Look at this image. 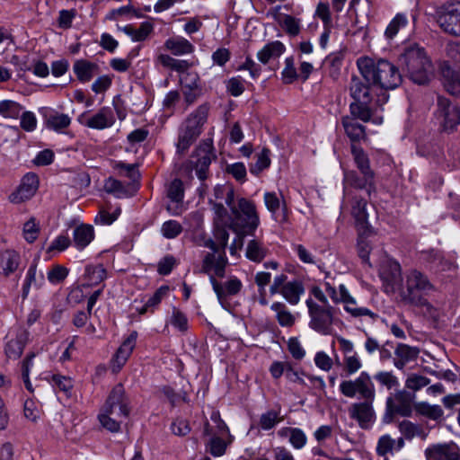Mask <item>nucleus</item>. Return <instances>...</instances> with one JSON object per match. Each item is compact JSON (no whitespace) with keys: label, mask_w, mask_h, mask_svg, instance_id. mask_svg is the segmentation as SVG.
Segmentation results:
<instances>
[{"label":"nucleus","mask_w":460,"mask_h":460,"mask_svg":"<svg viewBox=\"0 0 460 460\" xmlns=\"http://www.w3.org/2000/svg\"><path fill=\"white\" fill-rule=\"evenodd\" d=\"M357 66L367 83L382 89L394 90L402 82L398 67L387 60L375 61L369 58H360L357 61Z\"/></svg>","instance_id":"f257e3e1"},{"label":"nucleus","mask_w":460,"mask_h":460,"mask_svg":"<svg viewBox=\"0 0 460 460\" xmlns=\"http://www.w3.org/2000/svg\"><path fill=\"white\" fill-rule=\"evenodd\" d=\"M402 69L414 84L424 85L432 75L434 67L424 48L417 43L407 44L399 57Z\"/></svg>","instance_id":"f03ea898"},{"label":"nucleus","mask_w":460,"mask_h":460,"mask_svg":"<svg viewBox=\"0 0 460 460\" xmlns=\"http://www.w3.org/2000/svg\"><path fill=\"white\" fill-rule=\"evenodd\" d=\"M435 291V286L424 273L418 270H411L405 276V282L402 286L400 296L406 305L430 311L432 305L428 301V296Z\"/></svg>","instance_id":"7ed1b4c3"},{"label":"nucleus","mask_w":460,"mask_h":460,"mask_svg":"<svg viewBox=\"0 0 460 460\" xmlns=\"http://www.w3.org/2000/svg\"><path fill=\"white\" fill-rule=\"evenodd\" d=\"M208 106H199L184 120L179 129L176 148L178 153H185L201 133V128L208 119Z\"/></svg>","instance_id":"20e7f679"},{"label":"nucleus","mask_w":460,"mask_h":460,"mask_svg":"<svg viewBox=\"0 0 460 460\" xmlns=\"http://www.w3.org/2000/svg\"><path fill=\"white\" fill-rule=\"evenodd\" d=\"M305 304L310 316V328L323 335L331 334L333 330L335 308L330 305H318L312 299H307Z\"/></svg>","instance_id":"39448f33"},{"label":"nucleus","mask_w":460,"mask_h":460,"mask_svg":"<svg viewBox=\"0 0 460 460\" xmlns=\"http://www.w3.org/2000/svg\"><path fill=\"white\" fill-rule=\"evenodd\" d=\"M236 220V226L243 234L253 235L260 225V217L253 201L245 198L238 200V207L231 208Z\"/></svg>","instance_id":"423d86ee"},{"label":"nucleus","mask_w":460,"mask_h":460,"mask_svg":"<svg viewBox=\"0 0 460 460\" xmlns=\"http://www.w3.org/2000/svg\"><path fill=\"white\" fill-rule=\"evenodd\" d=\"M214 157L212 144L203 143L196 148L190 159L184 164V169L189 172L195 171L199 180L203 182L208 178L209 165Z\"/></svg>","instance_id":"0eeeda50"},{"label":"nucleus","mask_w":460,"mask_h":460,"mask_svg":"<svg viewBox=\"0 0 460 460\" xmlns=\"http://www.w3.org/2000/svg\"><path fill=\"white\" fill-rule=\"evenodd\" d=\"M341 393L349 398H354L357 394L365 399H375L376 389L374 383L367 372H361L354 380H344L340 384Z\"/></svg>","instance_id":"6e6552de"},{"label":"nucleus","mask_w":460,"mask_h":460,"mask_svg":"<svg viewBox=\"0 0 460 460\" xmlns=\"http://www.w3.org/2000/svg\"><path fill=\"white\" fill-rule=\"evenodd\" d=\"M435 18L446 33L460 36V2L449 3L438 7L435 13Z\"/></svg>","instance_id":"1a4fd4ad"},{"label":"nucleus","mask_w":460,"mask_h":460,"mask_svg":"<svg viewBox=\"0 0 460 460\" xmlns=\"http://www.w3.org/2000/svg\"><path fill=\"white\" fill-rule=\"evenodd\" d=\"M436 117L444 131L452 132L460 124V108L443 96H438Z\"/></svg>","instance_id":"9d476101"},{"label":"nucleus","mask_w":460,"mask_h":460,"mask_svg":"<svg viewBox=\"0 0 460 460\" xmlns=\"http://www.w3.org/2000/svg\"><path fill=\"white\" fill-rule=\"evenodd\" d=\"M102 410L116 417H128L130 412L129 401L121 384H117L112 388Z\"/></svg>","instance_id":"9b49d317"},{"label":"nucleus","mask_w":460,"mask_h":460,"mask_svg":"<svg viewBox=\"0 0 460 460\" xmlns=\"http://www.w3.org/2000/svg\"><path fill=\"white\" fill-rule=\"evenodd\" d=\"M375 399H365L363 402H354L349 408V415L355 420L361 429H368L376 420L373 408Z\"/></svg>","instance_id":"f8f14e48"},{"label":"nucleus","mask_w":460,"mask_h":460,"mask_svg":"<svg viewBox=\"0 0 460 460\" xmlns=\"http://www.w3.org/2000/svg\"><path fill=\"white\" fill-rule=\"evenodd\" d=\"M424 455L426 460H460V447L453 441L431 444Z\"/></svg>","instance_id":"ddd939ff"},{"label":"nucleus","mask_w":460,"mask_h":460,"mask_svg":"<svg viewBox=\"0 0 460 460\" xmlns=\"http://www.w3.org/2000/svg\"><path fill=\"white\" fill-rule=\"evenodd\" d=\"M227 263L226 252H207L203 257L201 268L197 272L209 277L214 275V277L224 278Z\"/></svg>","instance_id":"4468645a"},{"label":"nucleus","mask_w":460,"mask_h":460,"mask_svg":"<svg viewBox=\"0 0 460 460\" xmlns=\"http://www.w3.org/2000/svg\"><path fill=\"white\" fill-rule=\"evenodd\" d=\"M210 284L221 304L226 298L236 296L243 288L242 281L235 276L229 277L225 282H219L214 275H210Z\"/></svg>","instance_id":"2eb2a0df"},{"label":"nucleus","mask_w":460,"mask_h":460,"mask_svg":"<svg viewBox=\"0 0 460 460\" xmlns=\"http://www.w3.org/2000/svg\"><path fill=\"white\" fill-rule=\"evenodd\" d=\"M79 121L90 128L102 130L112 127L115 117L111 108L102 107L91 117L85 118L84 115H81Z\"/></svg>","instance_id":"dca6fc26"},{"label":"nucleus","mask_w":460,"mask_h":460,"mask_svg":"<svg viewBox=\"0 0 460 460\" xmlns=\"http://www.w3.org/2000/svg\"><path fill=\"white\" fill-rule=\"evenodd\" d=\"M379 276L386 284V288L394 290L402 281L400 264L392 259L384 260L379 267Z\"/></svg>","instance_id":"f3484780"},{"label":"nucleus","mask_w":460,"mask_h":460,"mask_svg":"<svg viewBox=\"0 0 460 460\" xmlns=\"http://www.w3.org/2000/svg\"><path fill=\"white\" fill-rule=\"evenodd\" d=\"M39 186V179L35 173H27L16 191L12 193L10 200L13 203H21L31 199L36 192Z\"/></svg>","instance_id":"a211bd4d"},{"label":"nucleus","mask_w":460,"mask_h":460,"mask_svg":"<svg viewBox=\"0 0 460 460\" xmlns=\"http://www.w3.org/2000/svg\"><path fill=\"white\" fill-rule=\"evenodd\" d=\"M347 198H351V215L355 218L357 226L366 232L368 218L366 199L344 188V199Z\"/></svg>","instance_id":"6ab92c4d"},{"label":"nucleus","mask_w":460,"mask_h":460,"mask_svg":"<svg viewBox=\"0 0 460 460\" xmlns=\"http://www.w3.org/2000/svg\"><path fill=\"white\" fill-rule=\"evenodd\" d=\"M42 116L46 128L57 133H64L72 121L69 115L49 108L44 109Z\"/></svg>","instance_id":"aec40b11"},{"label":"nucleus","mask_w":460,"mask_h":460,"mask_svg":"<svg viewBox=\"0 0 460 460\" xmlns=\"http://www.w3.org/2000/svg\"><path fill=\"white\" fill-rule=\"evenodd\" d=\"M362 176H359L356 171L344 172V188L350 186L358 190H366L367 194L370 195L374 187V172H360Z\"/></svg>","instance_id":"412c9836"},{"label":"nucleus","mask_w":460,"mask_h":460,"mask_svg":"<svg viewBox=\"0 0 460 460\" xmlns=\"http://www.w3.org/2000/svg\"><path fill=\"white\" fill-rule=\"evenodd\" d=\"M264 204L270 212L274 220L283 222L287 219L286 201L281 193L265 192L263 196Z\"/></svg>","instance_id":"4be33fe9"},{"label":"nucleus","mask_w":460,"mask_h":460,"mask_svg":"<svg viewBox=\"0 0 460 460\" xmlns=\"http://www.w3.org/2000/svg\"><path fill=\"white\" fill-rule=\"evenodd\" d=\"M180 82L185 102L192 104L201 94V88L199 84V75L196 73H186L181 75Z\"/></svg>","instance_id":"5701e85b"},{"label":"nucleus","mask_w":460,"mask_h":460,"mask_svg":"<svg viewBox=\"0 0 460 460\" xmlns=\"http://www.w3.org/2000/svg\"><path fill=\"white\" fill-rule=\"evenodd\" d=\"M411 19L414 24L416 22L415 13H411L409 14L404 12L397 13L388 23L385 31V37L389 40H394L401 31L410 25Z\"/></svg>","instance_id":"b1692460"},{"label":"nucleus","mask_w":460,"mask_h":460,"mask_svg":"<svg viewBox=\"0 0 460 460\" xmlns=\"http://www.w3.org/2000/svg\"><path fill=\"white\" fill-rule=\"evenodd\" d=\"M343 305L344 310L354 318L368 317L371 323H375L378 319V314L372 312L367 307L358 306L356 299L350 295L349 291H343Z\"/></svg>","instance_id":"393cba45"},{"label":"nucleus","mask_w":460,"mask_h":460,"mask_svg":"<svg viewBox=\"0 0 460 460\" xmlns=\"http://www.w3.org/2000/svg\"><path fill=\"white\" fill-rule=\"evenodd\" d=\"M420 353L417 347H412L408 344L399 343L394 349V365L397 369H403L404 367L414 361Z\"/></svg>","instance_id":"a878e982"},{"label":"nucleus","mask_w":460,"mask_h":460,"mask_svg":"<svg viewBox=\"0 0 460 460\" xmlns=\"http://www.w3.org/2000/svg\"><path fill=\"white\" fill-rule=\"evenodd\" d=\"M29 332L24 329H20L14 339L8 341L4 347V353L6 357L10 359H18L24 347L29 340Z\"/></svg>","instance_id":"bb28decb"},{"label":"nucleus","mask_w":460,"mask_h":460,"mask_svg":"<svg viewBox=\"0 0 460 460\" xmlns=\"http://www.w3.org/2000/svg\"><path fill=\"white\" fill-rule=\"evenodd\" d=\"M364 77L352 76L349 84L350 96L354 102H360L363 103H370L372 96L370 93V86Z\"/></svg>","instance_id":"cd10ccee"},{"label":"nucleus","mask_w":460,"mask_h":460,"mask_svg":"<svg viewBox=\"0 0 460 460\" xmlns=\"http://www.w3.org/2000/svg\"><path fill=\"white\" fill-rule=\"evenodd\" d=\"M100 66L87 59H76L73 65V71L81 83L90 82L99 73Z\"/></svg>","instance_id":"c85d7f7f"},{"label":"nucleus","mask_w":460,"mask_h":460,"mask_svg":"<svg viewBox=\"0 0 460 460\" xmlns=\"http://www.w3.org/2000/svg\"><path fill=\"white\" fill-rule=\"evenodd\" d=\"M45 283V277L42 271L37 270V262L34 261L29 267L22 288V299L27 298L31 287L41 288Z\"/></svg>","instance_id":"c756f323"},{"label":"nucleus","mask_w":460,"mask_h":460,"mask_svg":"<svg viewBox=\"0 0 460 460\" xmlns=\"http://www.w3.org/2000/svg\"><path fill=\"white\" fill-rule=\"evenodd\" d=\"M341 124L347 137L353 144L366 139V128L362 124L358 122L355 118L344 116L341 119Z\"/></svg>","instance_id":"7c9ffc66"},{"label":"nucleus","mask_w":460,"mask_h":460,"mask_svg":"<svg viewBox=\"0 0 460 460\" xmlns=\"http://www.w3.org/2000/svg\"><path fill=\"white\" fill-rule=\"evenodd\" d=\"M164 48L174 56L191 54L195 49L193 44L181 36L167 39L164 42Z\"/></svg>","instance_id":"2f4dec72"},{"label":"nucleus","mask_w":460,"mask_h":460,"mask_svg":"<svg viewBox=\"0 0 460 460\" xmlns=\"http://www.w3.org/2000/svg\"><path fill=\"white\" fill-rule=\"evenodd\" d=\"M286 50L284 44L279 40H275L267 43L261 50L257 53L258 60L266 65L270 59L279 58Z\"/></svg>","instance_id":"473e14b6"},{"label":"nucleus","mask_w":460,"mask_h":460,"mask_svg":"<svg viewBox=\"0 0 460 460\" xmlns=\"http://www.w3.org/2000/svg\"><path fill=\"white\" fill-rule=\"evenodd\" d=\"M305 288L301 281L293 280L286 283L279 292L288 303L296 305L299 303Z\"/></svg>","instance_id":"72a5a7b5"},{"label":"nucleus","mask_w":460,"mask_h":460,"mask_svg":"<svg viewBox=\"0 0 460 460\" xmlns=\"http://www.w3.org/2000/svg\"><path fill=\"white\" fill-rule=\"evenodd\" d=\"M93 227L90 225L82 224L74 229V244L78 250L84 249L93 240Z\"/></svg>","instance_id":"f704fd0d"},{"label":"nucleus","mask_w":460,"mask_h":460,"mask_svg":"<svg viewBox=\"0 0 460 460\" xmlns=\"http://www.w3.org/2000/svg\"><path fill=\"white\" fill-rule=\"evenodd\" d=\"M21 257L18 252L13 250H6L0 255V267L2 273L8 277L19 267Z\"/></svg>","instance_id":"c9c22d12"},{"label":"nucleus","mask_w":460,"mask_h":460,"mask_svg":"<svg viewBox=\"0 0 460 460\" xmlns=\"http://www.w3.org/2000/svg\"><path fill=\"white\" fill-rule=\"evenodd\" d=\"M269 249L258 239L250 240L245 249V256L248 260L260 263L268 255Z\"/></svg>","instance_id":"e433bc0d"},{"label":"nucleus","mask_w":460,"mask_h":460,"mask_svg":"<svg viewBox=\"0 0 460 460\" xmlns=\"http://www.w3.org/2000/svg\"><path fill=\"white\" fill-rule=\"evenodd\" d=\"M270 309L275 312L276 320L282 327H291L296 322L295 315L288 310L282 302H274Z\"/></svg>","instance_id":"4c0bfd02"},{"label":"nucleus","mask_w":460,"mask_h":460,"mask_svg":"<svg viewBox=\"0 0 460 460\" xmlns=\"http://www.w3.org/2000/svg\"><path fill=\"white\" fill-rule=\"evenodd\" d=\"M398 429L400 433L407 440H411L415 437L425 440L428 437V432H426L420 425L407 420L401 421L398 424Z\"/></svg>","instance_id":"58836bf2"},{"label":"nucleus","mask_w":460,"mask_h":460,"mask_svg":"<svg viewBox=\"0 0 460 460\" xmlns=\"http://www.w3.org/2000/svg\"><path fill=\"white\" fill-rule=\"evenodd\" d=\"M444 85L453 95L460 94V69L454 70L448 66L443 69Z\"/></svg>","instance_id":"ea45409f"},{"label":"nucleus","mask_w":460,"mask_h":460,"mask_svg":"<svg viewBox=\"0 0 460 460\" xmlns=\"http://www.w3.org/2000/svg\"><path fill=\"white\" fill-rule=\"evenodd\" d=\"M125 34L129 36L133 41H143L153 31V24L145 22H142L139 28L136 29L131 25L124 26L120 29Z\"/></svg>","instance_id":"a19ab883"},{"label":"nucleus","mask_w":460,"mask_h":460,"mask_svg":"<svg viewBox=\"0 0 460 460\" xmlns=\"http://www.w3.org/2000/svg\"><path fill=\"white\" fill-rule=\"evenodd\" d=\"M416 411L432 420H441L444 416L442 408L438 404H429L427 402H420L415 405Z\"/></svg>","instance_id":"79ce46f5"},{"label":"nucleus","mask_w":460,"mask_h":460,"mask_svg":"<svg viewBox=\"0 0 460 460\" xmlns=\"http://www.w3.org/2000/svg\"><path fill=\"white\" fill-rule=\"evenodd\" d=\"M23 107L13 100L0 101V116L4 119H16L22 112Z\"/></svg>","instance_id":"37998d69"},{"label":"nucleus","mask_w":460,"mask_h":460,"mask_svg":"<svg viewBox=\"0 0 460 460\" xmlns=\"http://www.w3.org/2000/svg\"><path fill=\"white\" fill-rule=\"evenodd\" d=\"M99 421L101 425L111 432H119L120 430V425L125 417H116L110 412H106V411L102 410L98 415Z\"/></svg>","instance_id":"c03bdc74"},{"label":"nucleus","mask_w":460,"mask_h":460,"mask_svg":"<svg viewBox=\"0 0 460 460\" xmlns=\"http://www.w3.org/2000/svg\"><path fill=\"white\" fill-rule=\"evenodd\" d=\"M421 255L425 261L430 263L437 270H446L453 267V264L446 261L438 251L429 250L423 252Z\"/></svg>","instance_id":"a18cd8bd"},{"label":"nucleus","mask_w":460,"mask_h":460,"mask_svg":"<svg viewBox=\"0 0 460 460\" xmlns=\"http://www.w3.org/2000/svg\"><path fill=\"white\" fill-rule=\"evenodd\" d=\"M351 154L353 155L354 163L359 172H373L370 168L369 158L361 147L352 144Z\"/></svg>","instance_id":"49530a36"},{"label":"nucleus","mask_w":460,"mask_h":460,"mask_svg":"<svg viewBox=\"0 0 460 460\" xmlns=\"http://www.w3.org/2000/svg\"><path fill=\"white\" fill-rule=\"evenodd\" d=\"M369 103H363L360 102H353L349 105L350 118L360 119L363 122H367L371 119L372 111L368 107Z\"/></svg>","instance_id":"de8ad7c7"},{"label":"nucleus","mask_w":460,"mask_h":460,"mask_svg":"<svg viewBox=\"0 0 460 460\" xmlns=\"http://www.w3.org/2000/svg\"><path fill=\"white\" fill-rule=\"evenodd\" d=\"M168 199L174 203H181L184 199V186L180 179L172 180L166 188Z\"/></svg>","instance_id":"09e8293b"},{"label":"nucleus","mask_w":460,"mask_h":460,"mask_svg":"<svg viewBox=\"0 0 460 460\" xmlns=\"http://www.w3.org/2000/svg\"><path fill=\"white\" fill-rule=\"evenodd\" d=\"M223 436L213 435L207 443L206 448L213 456H221L226 453L227 446L231 443V439L226 442L223 439Z\"/></svg>","instance_id":"8fccbe9b"},{"label":"nucleus","mask_w":460,"mask_h":460,"mask_svg":"<svg viewBox=\"0 0 460 460\" xmlns=\"http://www.w3.org/2000/svg\"><path fill=\"white\" fill-rule=\"evenodd\" d=\"M280 411L270 410L262 413L260 417L259 427L263 430L273 429L282 420L279 417Z\"/></svg>","instance_id":"3c124183"},{"label":"nucleus","mask_w":460,"mask_h":460,"mask_svg":"<svg viewBox=\"0 0 460 460\" xmlns=\"http://www.w3.org/2000/svg\"><path fill=\"white\" fill-rule=\"evenodd\" d=\"M168 323L181 332H187L189 328L186 314L175 306L172 307V315Z\"/></svg>","instance_id":"603ef678"},{"label":"nucleus","mask_w":460,"mask_h":460,"mask_svg":"<svg viewBox=\"0 0 460 460\" xmlns=\"http://www.w3.org/2000/svg\"><path fill=\"white\" fill-rule=\"evenodd\" d=\"M104 190L108 193L114 194L117 198L128 197V190L123 183L116 179L109 178L105 181Z\"/></svg>","instance_id":"864d4df0"},{"label":"nucleus","mask_w":460,"mask_h":460,"mask_svg":"<svg viewBox=\"0 0 460 460\" xmlns=\"http://www.w3.org/2000/svg\"><path fill=\"white\" fill-rule=\"evenodd\" d=\"M270 154L269 149L263 148L257 155L256 162L251 165L250 172L258 175L261 171L268 168L270 164Z\"/></svg>","instance_id":"5fc2aeb1"},{"label":"nucleus","mask_w":460,"mask_h":460,"mask_svg":"<svg viewBox=\"0 0 460 460\" xmlns=\"http://www.w3.org/2000/svg\"><path fill=\"white\" fill-rule=\"evenodd\" d=\"M366 233H367V231L366 232L363 231V234L360 233L358 235V243H357L358 253L364 263L367 264L369 267H372V264L370 263V261H369L371 243L367 239V237L364 236V234H366Z\"/></svg>","instance_id":"6e6d98bb"},{"label":"nucleus","mask_w":460,"mask_h":460,"mask_svg":"<svg viewBox=\"0 0 460 460\" xmlns=\"http://www.w3.org/2000/svg\"><path fill=\"white\" fill-rule=\"evenodd\" d=\"M374 378L389 390L399 386L398 378L391 371H379L374 376Z\"/></svg>","instance_id":"4d7b16f0"},{"label":"nucleus","mask_w":460,"mask_h":460,"mask_svg":"<svg viewBox=\"0 0 460 460\" xmlns=\"http://www.w3.org/2000/svg\"><path fill=\"white\" fill-rule=\"evenodd\" d=\"M279 24L290 36L298 35L301 30L300 20L288 14H285L283 16V19L279 22Z\"/></svg>","instance_id":"13d9d810"},{"label":"nucleus","mask_w":460,"mask_h":460,"mask_svg":"<svg viewBox=\"0 0 460 460\" xmlns=\"http://www.w3.org/2000/svg\"><path fill=\"white\" fill-rule=\"evenodd\" d=\"M324 288L327 296L332 299L334 304H341L343 301V291L348 292L349 289L344 284H340L336 288L332 284L326 281L324 282Z\"/></svg>","instance_id":"bf43d9fd"},{"label":"nucleus","mask_w":460,"mask_h":460,"mask_svg":"<svg viewBox=\"0 0 460 460\" xmlns=\"http://www.w3.org/2000/svg\"><path fill=\"white\" fill-rule=\"evenodd\" d=\"M182 232L181 225L176 220L165 221L161 227V233L166 239H174Z\"/></svg>","instance_id":"052dcab7"},{"label":"nucleus","mask_w":460,"mask_h":460,"mask_svg":"<svg viewBox=\"0 0 460 460\" xmlns=\"http://www.w3.org/2000/svg\"><path fill=\"white\" fill-rule=\"evenodd\" d=\"M430 383L429 378L418 375V374H411L408 376L405 381V386L412 391H419L421 388L427 386Z\"/></svg>","instance_id":"680f3d73"},{"label":"nucleus","mask_w":460,"mask_h":460,"mask_svg":"<svg viewBox=\"0 0 460 460\" xmlns=\"http://www.w3.org/2000/svg\"><path fill=\"white\" fill-rule=\"evenodd\" d=\"M281 75L284 84H291L297 79L298 75L294 65L293 58H287L285 59V67L281 72Z\"/></svg>","instance_id":"e2e57ef3"},{"label":"nucleus","mask_w":460,"mask_h":460,"mask_svg":"<svg viewBox=\"0 0 460 460\" xmlns=\"http://www.w3.org/2000/svg\"><path fill=\"white\" fill-rule=\"evenodd\" d=\"M289 442L296 449H301L306 444L307 438L305 432L298 428L289 429Z\"/></svg>","instance_id":"0e129e2a"},{"label":"nucleus","mask_w":460,"mask_h":460,"mask_svg":"<svg viewBox=\"0 0 460 460\" xmlns=\"http://www.w3.org/2000/svg\"><path fill=\"white\" fill-rule=\"evenodd\" d=\"M121 210L119 208H116L112 213L106 211L105 209H101L98 215L95 217V223L102 226L111 225L115 220H117L119 216Z\"/></svg>","instance_id":"69168bd1"},{"label":"nucleus","mask_w":460,"mask_h":460,"mask_svg":"<svg viewBox=\"0 0 460 460\" xmlns=\"http://www.w3.org/2000/svg\"><path fill=\"white\" fill-rule=\"evenodd\" d=\"M362 367L361 360L358 353H352L344 357V368L348 375H353Z\"/></svg>","instance_id":"338daca9"},{"label":"nucleus","mask_w":460,"mask_h":460,"mask_svg":"<svg viewBox=\"0 0 460 460\" xmlns=\"http://www.w3.org/2000/svg\"><path fill=\"white\" fill-rule=\"evenodd\" d=\"M20 117V126L23 130L27 132L35 130L37 128V119L33 112L24 111L21 113Z\"/></svg>","instance_id":"774afa93"}]
</instances>
